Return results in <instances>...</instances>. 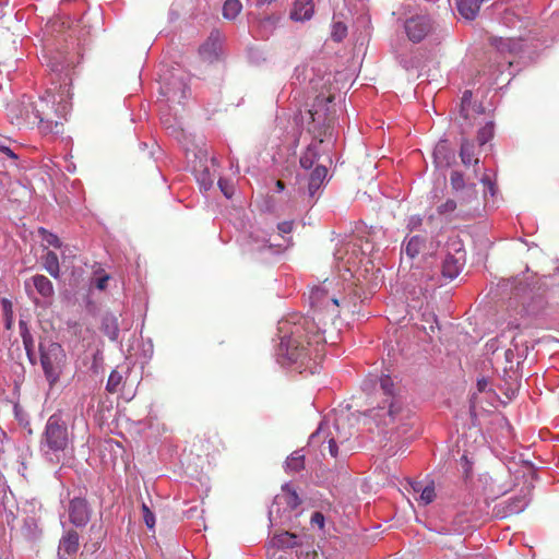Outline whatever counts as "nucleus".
Returning a JSON list of instances; mask_svg holds the SVG:
<instances>
[{"label": "nucleus", "mask_w": 559, "mask_h": 559, "mask_svg": "<svg viewBox=\"0 0 559 559\" xmlns=\"http://www.w3.org/2000/svg\"><path fill=\"white\" fill-rule=\"evenodd\" d=\"M330 286L331 283L324 281L322 285L311 288L309 294L313 308L311 316L298 322L284 323L280 328L283 333L280 354L300 373L317 372L324 356L328 326L338 317V300L329 295Z\"/></svg>", "instance_id": "1"}, {"label": "nucleus", "mask_w": 559, "mask_h": 559, "mask_svg": "<svg viewBox=\"0 0 559 559\" xmlns=\"http://www.w3.org/2000/svg\"><path fill=\"white\" fill-rule=\"evenodd\" d=\"M49 67L52 72L51 83L55 86L47 90V97L31 105L32 112L26 109L24 120L32 123L38 120L43 132L58 134L63 129L61 119L66 118L68 112L67 99L70 98L73 62H61L56 56L51 58Z\"/></svg>", "instance_id": "2"}, {"label": "nucleus", "mask_w": 559, "mask_h": 559, "mask_svg": "<svg viewBox=\"0 0 559 559\" xmlns=\"http://www.w3.org/2000/svg\"><path fill=\"white\" fill-rule=\"evenodd\" d=\"M380 390L386 396L384 406L371 409L369 416L372 417L378 425L385 427L392 426L400 429L407 425V420L412 418L411 412L404 408L393 396L394 383L390 376H382L379 379Z\"/></svg>", "instance_id": "3"}, {"label": "nucleus", "mask_w": 559, "mask_h": 559, "mask_svg": "<svg viewBox=\"0 0 559 559\" xmlns=\"http://www.w3.org/2000/svg\"><path fill=\"white\" fill-rule=\"evenodd\" d=\"M40 364L46 380L53 388L60 380L67 366V354L63 347L56 342L48 341L39 344Z\"/></svg>", "instance_id": "4"}, {"label": "nucleus", "mask_w": 559, "mask_h": 559, "mask_svg": "<svg viewBox=\"0 0 559 559\" xmlns=\"http://www.w3.org/2000/svg\"><path fill=\"white\" fill-rule=\"evenodd\" d=\"M311 87L317 93L312 108L309 110L311 122L325 124L330 120L329 104L334 100L332 81L330 75L318 80H311Z\"/></svg>", "instance_id": "5"}, {"label": "nucleus", "mask_w": 559, "mask_h": 559, "mask_svg": "<svg viewBox=\"0 0 559 559\" xmlns=\"http://www.w3.org/2000/svg\"><path fill=\"white\" fill-rule=\"evenodd\" d=\"M69 442L67 426L61 418L52 415L48 418L43 443L51 451H63Z\"/></svg>", "instance_id": "6"}, {"label": "nucleus", "mask_w": 559, "mask_h": 559, "mask_svg": "<svg viewBox=\"0 0 559 559\" xmlns=\"http://www.w3.org/2000/svg\"><path fill=\"white\" fill-rule=\"evenodd\" d=\"M160 79V94L165 97V102L169 105H181L189 93V87L183 76L173 73L169 76L164 74Z\"/></svg>", "instance_id": "7"}, {"label": "nucleus", "mask_w": 559, "mask_h": 559, "mask_svg": "<svg viewBox=\"0 0 559 559\" xmlns=\"http://www.w3.org/2000/svg\"><path fill=\"white\" fill-rule=\"evenodd\" d=\"M437 248L438 245L427 235H414L405 238L402 253L408 259L414 260L418 257L432 255Z\"/></svg>", "instance_id": "8"}, {"label": "nucleus", "mask_w": 559, "mask_h": 559, "mask_svg": "<svg viewBox=\"0 0 559 559\" xmlns=\"http://www.w3.org/2000/svg\"><path fill=\"white\" fill-rule=\"evenodd\" d=\"M404 28L411 41L419 43L433 31V23L427 15H416L405 21Z\"/></svg>", "instance_id": "9"}, {"label": "nucleus", "mask_w": 559, "mask_h": 559, "mask_svg": "<svg viewBox=\"0 0 559 559\" xmlns=\"http://www.w3.org/2000/svg\"><path fill=\"white\" fill-rule=\"evenodd\" d=\"M69 520L76 527L85 526L92 514V510L84 498H73L69 502Z\"/></svg>", "instance_id": "10"}, {"label": "nucleus", "mask_w": 559, "mask_h": 559, "mask_svg": "<svg viewBox=\"0 0 559 559\" xmlns=\"http://www.w3.org/2000/svg\"><path fill=\"white\" fill-rule=\"evenodd\" d=\"M80 548V535L79 533L70 528L61 536L58 546L59 559H69L74 556Z\"/></svg>", "instance_id": "11"}, {"label": "nucleus", "mask_w": 559, "mask_h": 559, "mask_svg": "<svg viewBox=\"0 0 559 559\" xmlns=\"http://www.w3.org/2000/svg\"><path fill=\"white\" fill-rule=\"evenodd\" d=\"M222 35L218 31L211 32L207 39L200 46L199 55L202 60L213 62L217 60L221 50Z\"/></svg>", "instance_id": "12"}, {"label": "nucleus", "mask_w": 559, "mask_h": 559, "mask_svg": "<svg viewBox=\"0 0 559 559\" xmlns=\"http://www.w3.org/2000/svg\"><path fill=\"white\" fill-rule=\"evenodd\" d=\"M528 506V499L525 495L511 497L498 504V515L509 518L520 514Z\"/></svg>", "instance_id": "13"}, {"label": "nucleus", "mask_w": 559, "mask_h": 559, "mask_svg": "<svg viewBox=\"0 0 559 559\" xmlns=\"http://www.w3.org/2000/svg\"><path fill=\"white\" fill-rule=\"evenodd\" d=\"M464 252L456 250V254L448 253L442 262L441 274L447 280H454L464 265Z\"/></svg>", "instance_id": "14"}, {"label": "nucleus", "mask_w": 559, "mask_h": 559, "mask_svg": "<svg viewBox=\"0 0 559 559\" xmlns=\"http://www.w3.org/2000/svg\"><path fill=\"white\" fill-rule=\"evenodd\" d=\"M325 439L326 443H329V450L328 453L332 457H336L338 453L337 444L342 443L346 438L341 439L340 437L335 438L331 436V432L329 431L328 427H324L323 425H320L316 432H313L310 436V444L316 445L321 441V439Z\"/></svg>", "instance_id": "15"}, {"label": "nucleus", "mask_w": 559, "mask_h": 559, "mask_svg": "<svg viewBox=\"0 0 559 559\" xmlns=\"http://www.w3.org/2000/svg\"><path fill=\"white\" fill-rule=\"evenodd\" d=\"M313 0H296L290 12V19L298 22L308 21L313 16Z\"/></svg>", "instance_id": "16"}, {"label": "nucleus", "mask_w": 559, "mask_h": 559, "mask_svg": "<svg viewBox=\"0 0 559 559\" xmlns=\"http://www.w3.org/2000/svg\"><path fill=\"white\" fill-rule=\"evenodd\" d=\"M275 502H284L289 510H295L301 504V499L289 484H285L282 486V493L275 497Z\"/></svg>", "instance_id": "17"}, {"label": "nucleus", "mask_w": 559, "mask_h": 559, "mask_svg": "<svg viewBox=\"0 0 559 559\" xmlns=\"http://www.w3.org/2000/svg\"><path fill=\"white\" fill-rule=\"evenodd\" d=\"M483 0H456V9L462 17L472 21L479 12Z\"/></svg>", "instance_id": "18"}, {"label": "nucleus", "mask_w": 559, "mask_h": 559, "mask_svg": "<svg viewBox=\"0 0 559 559\" xmlns=\"http://www.w3.org/2000/svg\"><path fill=\"white\" fill-rule=\"evenodd\" d=\"M328 176V169L325 166H317L309 178L308 193L311 198L314 197L316 192L322 187Z\"/></svg>", "instance_id": "19"}, {"label": "nucleus", "mask_w": 559, "mask_h": 559, "mask_svg": "<svg viewBox=\"0 0 559 559\" xmlns=\"http://www.w3.org/2000/svg\"><path fill=\"white\" fill-rule=\"evenodd\" d=\"M33 285L35 286L37 293L43 297H51L55 293L53 285L51 281L45 275H35L32 277Z\"/></svg>", "instance_id": "20"}, {"label": "nucleus", "mask_w": 559, "mask_h": 559, "mask_svg": "<svg viewBox=\"0 0 559 559\" xmlns=\"http://www.w3.org/2000/svg\"><path fill=\"white\" fill-rule=\"evenodd\" d=\"M462 163L465 166L477 165L479 159L475 157V145L468 140H463L460 150Z\"/></svg>", "instance_id": "21"}, {"label": "nucleus", "mask_w": 559, "mask_h": 559, "mask_svg": "<svg viewBox=\"0 0 559 559\" xmlns=\"http://www.w3.org/2000/svg\"><path fill=\"white\" fill-rule=\"evenodd\" d=\"M43 265L45 270L53 277L59 278L60 275V266H59V259L57 253L53 251H47L43 255Z\"/></svg>", "instance_id": "22"}, {"label": "nucleus", "mask_w": 559, "mask_h": 559, "mask_svg": "<svg viewBox=\"0 0 559 559\" xmlns=\"http://www.w3.org/2000/svg\"><path fill=\"white\" fill-rule=\"evenodd\" d=\"M20 331H21V336L23 340V345H24L26 355H27L29 361L34 364V357H35L34 340H33V336L31 335V333L27 329V325L24 321H20Z\"/></svg>", "instance_id": "23"}, {"label": "nucleus", "mask_w": 559, "mask_h": 559, "mask_svg": "<svg viewBox=\"0 0 559 559\" xmlns=\"http://www.w3.org/2000/svg\"><path fill=\"white\" fill-rule=\"evenodd\" d=\"M319 158L318 145L310 144L300 156V166L305 169H310Z\"/></svg>", "instance_id": "24"}, {"label": "nucleus", "mask_w": 559, "mask_h": 559, "mask_svg": "<svg viewBox=\"0 0 559 559\" xmlns=\"http://www.w3.org/2000/svg\"><path fill=\"white\" fill-rule=\"evenodd\" d=\"M242 10L240 0H226L223 5V16L227 20H235Z\"/></svg>", "instance_id": "25"}, {"label": "nucleus", "mask_w": 559, "mask_h": 559, "mask_svg": "<svg viewBox=\"0 0 559 559\" xmlns=\"http://www.w3.org/2000/svg\"><path fill=\"white\" fill-rule=\"evenodd\" d=\"M415 491H420L419 501L421 504L427 506L431 503L436 498V491L433 484L427 485L421 488L420 484L416 483L413 486Z\"/></svg>", "instance_id": "26"}, {"label": "nucleus", "mask_w": 559, "mask_h": 559, "mask_svg": "<svg viewBox=\"0 0 559 559\" xmlns=\"http://www.w3.org/2000/svg\"><path fill=\"white\" fill-rule=\"evenodd\" d=\"M305 466V456L300 454L298 451L294 452L286 460V468L290 472H299Z\"/></svg>", "instance_id": "27"}, {"label": "nucleus", "mask_w": 559, "mask_h": 559, "mask_svg": "<svg viewBox=\"0 0 559 559\" xmlns=\"http://www.w3.org/2000/svg\"><path fill=\"white\" fill-rule=\"evenodd\" d=\"M493 136V124L487 122L484 127L478 130L477 142L479 146L487 144Z\"/></svg>", "instance_id": "28"}, {"label": "nucleus", "mask_w": 559, "mask_h": 559, "mask_svg": "<svg viewBox=\"0 0 559 559\" xmlns=\"http://www.w3.org/2000/svg\"><path fill=\"white\" fill-rule=\"evenodd\" d=\"M472 96H473V94L468 90L463 93L462 100H461L460 114L464 119H468V117H469V107L472 104Z\"/></svg>", "instance_id": "29"}, {"label": "nucleus", "mask_w": 559, "mask_h": 559, "mask_svg": "<svg viewBox=\"0 0 559 559\" xmlns=\"http://www.w3.org/2000/svg\"><path fill=\"white\" fill-rule=\"evenodd\" d=\"M38 231L41 235L43 240L46 241L48 246H52L55 248H60L62 246V242L57 235L46 230L45 228H39Z\"/></svg>", "instance_id": "30"}, {"label": "nucleus", "mask_w": 559, "mask_h": 559, "mask_svg": "<svg viewBox=\"0 0 559 559\" xmlns=\"http://www.w3.org/2000/svg\"><path fill=\"white\" fill-rule=\"evenodd\" d=\"M121 380H122V376L118 371H116V370L111 371V373L109 374L108 381H107V385H106L107 391H109L111 393L117 392L118 386L121 383Z\"/></svg>", "instance_id": "31"}, {"label": "nucleus", "mask_w": 559, "mask_h": 559, "mask_svg": "<svg viewBox=\"0 0 559 559\" xmlns=\"http://www.w3.org/2000/svg\"><path fill=\"white\" fill-rule=\"evenodd\" d=\"M457 207V204L454 200H451V199H448L445 202L441 203L438 207H437V212L440 214V215H450L452 214Z\"/></svg>", "instance_id": "32"}, {"label": "nucleus", "mask_w": 559, "mask_h": 559, "mask_svg": "<svg viewBox=\"0 0 559 559\" xmlns=\"http://www.w3.org/2000/svg\"><path fill=\"white\" fill-rule=\"evenodd\" d=\"M11 140L0 135V152L12 159H17V155L11 150Z\"/></svg>", "instance_id": "33"}, {"label": "nucleus", "mask_w": 559, "mask_h": 559, "mask_svg": "<svg viewBox=\"0 0 559 559\" xmlns=\"http://www.w3.org/2000/svg\"><path fill=\"white\" fill-rule=\"evenodd\" d=\"M296 536L288 532H285L281 535L276 536V542L282 547H294L295 546Z\"/></svg>", "instance_id": "34"}, {"label": "nucleus", "mask_w": 559, "mask_h": 559, "mask_svg": "<svg viewBox=\"0 0 559 559\" xmlns=\"http://www.w3.org/2000/svg\"><path fill=\"white\" fill-rule=\"evenodd\" d=\"M142 513H143V520L146 526L152 530L155 526V516L153 512L150 510V508L143 503L142 504Z\"/></svg>", "instance_id": "35"}, {"label": "nucleus", "mask_w": 559, "mask_h": 559, "mask_svg": "<svg viewBox=\"0 0 559 559\" xmlns=\"http://www.w3.org/2000/svg\"><path fill=\"white\" fill-rule=\"evenodd\" d=\"M450 180H451L452 188L455 190H461L465 186L464 176H463V174H461L459 171H453L451 174Z\"/></svg>", "instance_id": "36"}, {"label": "nucleus", "mask_w": 559, "mask_h": 559, "mask_svg": "<svg viewBox=\"0 0 559 559\" xmlns=\"http://www.w3.org/2000/svg\"><path fill=\"white\" fill-rule=\"evenodd\" d=\"M198 180L201 182L202 187L207 190L213 185V177L209 173V170H204L200 176L197 177Z\"/></svg>", "instance_id": "37"}, {"label": "nucleus", "mask_w": 559, "mask_h": 559, "mask_svg": "<svg viewBox=\"0 0 559 559\" xmlns=\"http://www.w3.org/2000/svg\"><path fill=\"white\" fill-rule=\"evenodd\" d=\"M218 187L226 198H231L234 193V188L231 185L228 183L227 180L221 178L218 180Z\"/></svg>", "instance_id": "38"}, {"label": "nucleus", "mask_w": 559, "mask_h": 559, "mask_svg": "<svg viewBox=\"0 0 559 559\" xmlns=\"http://www.w3.org/2000/svg\"><path fill=\"white\" fill-rule=\"evenodd\" d=\"M325 523V518L321 512H314L311 515V524L313 526H318L320 530H323Z\"/></svg>", "instance_id": "39"}, {"label": "nucleus", "mask_w": 559, "mask_h": 559, "mask_svg": "<svg viewBox=\"0 0 559 559\" xmlns=\"http://www.w3.org/2000/svg\"><path fill=\"white\" fill-rule=\"evenodd\" d=\"M109 281V275L107 274H103L100 276H98L97 278H95V286L103 290L107 287V282Z\"/></svg>", "instance_id": "40"}, {"label": "nucleus", "mask_w": 559, "mask_h": 559, "mask_svg": "<svg viewBox=\"0 0 559 559\" xmlns=\"http://www.w3.org/2000/svg\"><path fill=\"white\" fill-rule=\"evenodd\" d=\"M504 358H506V362L507 365L504 366V370H507L508 368L512 369V364H513V358H514V353L512 349H507L504 352Z\"/></svg>", "instance_id": "41"}, {"label": "nucleus", "mask_w": 559, "mask_h": 559, "mask_svg": "<svg viewBox=\"0 0 559 559\" xmlns=\"http://www.w3.org/2000/svg\"><path fill=\"white\" fill-rule=\"evenodd\" d=\"M281 234H289L293 230V222H282L277 226Z\"/></svg>", "instance_id": "42"}, {"label": "nucleus", "mask_w": 559, "mask_h": 559, "mask_svg": "<svg viewBox=\"0 0 559 559\" xmlns=\"http://www.w3.org/2000/svg\"><path fill=\"white\" fill-rule=\"evenodd\" d=\"M488 384H489V382L487 379H485V378L478 379V381H477L478 392H485L486 389L488 388Z\"/></svg>", "instance_id": "43"}, {"label": "nucleus", "mask_w": 559, "mask_h": 559, "mask_svg": "<svg viewBox=\"0 0 559 559\" xmlns=\"http://www.w3.org/2000/svg\"><path fill=\"white\" fill-rule=\"evenodd\" d=\"M316 445L319 447L320 449V452L324 455L328 450H329V443H326V440L325 439H321V441L319 443H317Z\"/></svg>", "instance_id": "44"}, {"label": "nucleus", "mask_w": 559, "mask_h": 559, "mask_svg": "<svg viewBox=\"0 0 559 559\" xmlns=\"http://www.w3.org/2000/svg\"><path fill=\"white\" fill-rule=\"evenodd\" d=\"M421 224V219L419 217H412L409 221V225L413 227L419 226Z\"/></svg>", "instance_id": "45"}, {"label": "nucleus", "mask_w": 559, "mask_h": 559, "mask_svg": "<svg viewBox=\"0 0 559 559\" xmlns=\"http://www.w3.org/2000/svg\"><path fill=\"white\" fill-rule=\"evenodd\" d=\"M276 189L277 191H283L285 189V183L282 180L276 181Z\"/></svg>", "instance_id": "46"}, {"label": "nucleus", "mask_w": 559, "mask_h": 559, "mask_svg": "<svg viewBox=\"0 0 559 559\" xmlns=\"http://www.w3.org/2000/svg\"><path fill=\"white\" fill-rule=\"evenodd\" d=\"M477 397H476V394H473L472 399H471V409H475L476 408V403H477Z\"/></svg>", "instance_id": "47"}, {"label": "nucleus", "mask_w": 559, "mask_h": 559, "mask_svg": "<svg viewBox=\"0 0 559 559\" xmlns=\"http://www.w3.org/2000/svg\"><path fill=\"white\" fill-rule=\"evenodd\" d=\"M354 265H355V261H354V260H352V258H348V259H347V261H346V267H347V270H350V269H352V266H354Z\"/></svg>", "instance_id": "48"}, {"label": "nucleus", "mask_w": 559, "mask_h": 559, "mask_svg": "<svg viewBox=\"0 0 559 559\" xmlns=\"http://www.w3.org/2000/svg\"><path fill=\"white\" fill-rule=\"evenodd\" d=\"M356 247H359V245H358V243H356V242L348 243V245L346 246V252L348 251V248H352V249L354 250Z\"/></svg>", "instance_id": "49"}, {"label": "nucleus", "mask_w": 559, "mask_h": 559, "mask_svg": "<svg viewBox=\"0 0 559 559\" xmlns=\"http://www.w3.org/2000/svg\"><path fill=\"white\" fill-rule=\"evenodd\" d=\"M16 108H17V105H12V106L10 107V111H11V112H13Z\"/></svg>", "instance_id": "50"}, {"label": "nucleus", "mask_w": 559, "mask_h": 559, "mask_svg": "<svg viewBox=\"0 0 559 559\" xmlns=\"http://www.w3.org/2000/svg\"><path fill=\"white\" fill-rule=\"evenodd\" d=\"M483 181H484V182H488V183L491 186V182L489 181V179H488V178H483Z\"/></svg>", "instance_id": "51"}, {"label": "nucleus", "mask_w": 559, "mask_h": 559, "mask_svg": "<svg viewBox=\"0 0 559 559\" xmlns=\"http://www.w3.org/2000/svg\"><path fill=\"white\" fill-rule=\"evenodd\" d=\"M337 258L343 259V257L341 255V250L337 251Z\"/></svg>", "instance_id": "52"}, {"label": "nucleus", "mask_w": 559, "mask_h": 559, "mask_svg": "<svg viewBox=\"0 0 559 559\" xmlns=\"http://www.w3.org/2000/svg\"><path fill=\"white\" fill-rule=\"evenodd\" d=\"M94 530H95V525H92L90 531L93 532Z\"/></svg>", "instance_id": "53"}]
</instances>
